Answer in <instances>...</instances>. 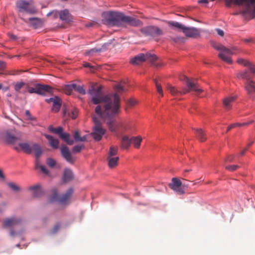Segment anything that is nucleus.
Instances as JSON below:
<instances>
[{
    "instance_id": "obj_28",
    "label": "nucleus",
    "mask_w": 255,
    "mask_h": 255,
    "mask_svg": "<svg viewBox=\"0 0 255 255\" xmlns=\"http://www.w3.org/2000/svg\"><path fill=\"white\" fill-rule=\"evenodd\" d=\"M18 146L26 153H31L32 144L30 145L27 143H19Z\"/></svg>"
},
{
    "instance_id": "obj_35",
    "label": "nucleus",
    "mask_w": 255,
    "mask_h": 255,
    "mask_svg": "<svg viewBox=\"0 0 255 255\" xmlns=\"http://www.w3.org/2000/svg\"><path fill=\"white\" fill-rule=\"evenodd\" d=\"M118 147L111 146L110 148L107 157L115 156V155H116L118 153Z\"/></svg>"
},
{
    "instance_id": "obj_13",
    "label": "nucleus",
    "mask_w": 255,
    "mask_h": 255,
    "mask_svg": "<svg viewBox=\"0 0 255 255\" xmlns=\"http://www.w3.org/2000/svg\"><path fill=\"white\" fill-rule=\"evenodd\" d=\"M237 98L236 96H231L226 97L223 100V107L226 111L232 109V104L237 99Z\"/></svg>"
},
{
    "instance_id": "obj_8",
    "label": "nucleus",
    "mask_w": 255,
    "mask_h": 255,
    "mask_svg": "<svg viewBox=\"0 0 255 255\" xmlns=\"http://www.w3.org/2000/svg\"><path fill=\"white\" fill-rule=\"evenodd\" d=\"M140 32L145 36L152 38L158 37L163 34L162 30L156 26H148L142 28Z\"/></svg>"
},
{
    "instance_id": "obj_38",
    "label": "nucleus",
    "mask_w": 255,
    "mask_h": 255,
    "mask_svg": "<svg viewBox=\"0 0 255 255\" xmlns=\"http://www.w3.org/2000/svg\"><path fill=\"white\" fill-rule=\"evenodd\" d=\"M48 129L51 132L58 134L59 133V132L61 131L62 130H63V129L62 127H59L57 128H54L52 126H50L48 128Z\"/></svg>"
},
{
    "instance_id": "obj_23",
    "label": "nucleus",
    "mask_w": 255,
    "mask_h": 255,
    "mask_svg": "<svg viewBox=\"0 0 255 255\" xmlns=\"http://www.w3.org/2000/svg\"><path fill=\"white\" fill-rule=\"evenodd\" d=\"M73 178V174L69 169H65L64 170L63 179L64 182H68Z\"/></svg>"
},
{
    "instance_id": "obj_61",
    "label": "nucleus",
    "mask_w": 255,
    "mask_h": 255,
    "mask_svg": "<svg viewBox=\"0 0 255 255\" xmlns=\"http://www.w3.org/2000/svg\"><path fill=\"white\" fill-rule=\"evenodd\" d=\"M85 94H86L85 90L84 89H83V88L82 87H81V94L84 95Z\"/></svg>"
},
{
    "instance_id": "obj_6",
    "label": "nucleus",
    "mask_w": 255,
    "mask_h": 255,
    "mask_svg": "<svg viewBox=\"0 0 255 255\" xmlns=\"http://www.w3.org/2000/svg\"><path fill=\"white\" fill-rule=\"evenodd\" d=\"M16 6L21 13L34 14L37 12L32 0H19L16 1Z\"/></svg>"
},
{
    "instance_id": "obj_26",
    "label": "nucleus",
    "mask_w": 255,
    "mask_h": 255,
    "mask_svg": "<svg viewBox=\"0 0 255 255\" xmlns=\"http://www.w3.org/2000/svg\"><path fill=\"white\" fill-rule=\"evenodd\" d=\"M119 158L118 156L107 157L108 165L110 168H113L118 165Z\"/></svg>"
},
{
    "instance_id": "obj_3",
    "label": "nucleus",
    "mask_w": 255,
    "mask_h": 255,
    "mask_svg": "<svg viewBox=\"0 0 255 255\" xmlns=\"http://www.w3.org/2000/svg\"><path fill=\"white\" fill-rule=\"evenodd\" d=\"M183 78L182 80L185 81L187 89L184 88L181 91L171 85H168L167 90L171 95L173 96L178 95V94L184 95L191 91H194L197 94H200L202 92V90L199 88L198 85L194 81L189 79L185 76H183Z\"/></svg>"
},
{
    "instance_id": "obj_55",
    "label": "nucleus",
    "mask_w": 255,
    "mask_h": 255,
    "mask_svg": "<svg viewBox=\"0 0 255 255\" xmlns=\"http://www.w3.org/2000/svg\"><path fill=\"white\" fill-rule=\"evenodd\" d=\"M217 30V31L218 34L219 35H220V36H224V31H223L222 30H221V29H217V30Z\"/></svg>"
},
{
    "instance_id": "obj_53",
    "label": "nucleus",
    "mask_w": 255,
    "mask_h": 255,
    "mask_svg": "<svg viewBox=\"0 0 255 255\" xmlns=\"http://www.w3.org/2000/svg\"><path fill=\"white\" fill-rule=\"evenodd\" d=\"M74 139L76 141H78L80 140V134L78 131H76L74 133Z\"/></svg>"
},
{
    "instance_id": "obj_57",
    "label": "nucleus",
    "mask_w": 255,
    "mask_h": 255,
    "mask_svg": "<svg viewBox=\"0 0 255 255\" xmlns=\"http://www.w3.org/2000/svg\"><path fill=\"white\" fill-rule=\"evenodd\" d=\"M5 64L4 62L0 61V69H2L5 67Z\"/></svg>"
},
{
    "instance_id": "obj_29",
    "label": "nucleus",
    "mask_w": 255,
    "mask_h": 255,
    "mask_svg": "<svg viewBox=\"0 0 255 255\" xmlns=\"http://www.w3.org/2000/svg\"><path fill=\"white\" fill-rule=\"evenodd\" d=\"M253 120H251L249 122L243 123H235L230 125L227 129V132L229 131L230 129L234 128L235 127H241V126H248V125L254 123Z\"/></svg>"
},
{
    "instance_id": "obj_14",
    "label": "nucleus",
    "mask_w": 255,
    "mask_h": 255,
    "mask_svg": "<svg viewBox=\"0 0 255 255\" xmlns=\"http://www.w3.org/2000/svg\"><path fill=\"white\" fill-rule=\"evenodd\" d=\"M62 89L63 91L67 95H71L73 91L80 92V86L73 83L65 85L62 86Z\"/></svg>"
},
{
    "instance_id": "obj_1",
    "label": "nucleus",
    "mask_w": 255,
    "mask_h": 255,
    "mask_svg": "<svg viewBox=\"0 0 255 255\" xmlns=\"http://www.w3.org/2000/svg\"><path fill=\"white\" fill-rule=\"evenodd\" d=\"M102 86L92 87L89 90L92 95V101L93 104L98 105L95 108V113L99 117H93L94 124L93 132L91 133L96 141H99L105 133V129L102 126L101 121L108 125L111 131L116 130V125L114 118L118 116L120 112V94L127 91L123 84H118L115 86L116 93L113 95H104L102 91Z\"/></svg>"
},
{
    "instance_id": "obj_33",
    "label": "nucleus",
    "mask_w": 255,
    "mask_h": 255,
    "mask_svg": "<svg viewBox=\"0 0 255 255\" xmlns=\"http://www.w3.org/2000/svg\"><path fill=\"white\" fill-rule=\"evenodd\" d=\"M5 139L9 143H14L18 139V138L14 135L7 133L5 136Z\"/></svg>"
},
{
    "instance_id": "obj_44",
    "label": "nucleus",
    "mask_w": 255,
    "mask_h": 255,
    "mask_svg": "<svg viewBox=\"0 0 255 255\" xmlns=\"http://www.w3.org/2000/svg\"><path fill=\"white\" fill-rule=\"evenodd\" d=\"M47 164L51 167H53L55 166V164H56V161L55 160H54L52 158H49L47 159Z\"/></svg>"
},
{
    "instance_id": "obj_47",
    "label": "nucleus",
    "mask_w": 255,
    "mask_h": 255,
    "mask_svg": "<svg viewBox=\"0 0 255 255\" xmlns=\"http://www.w3.org/2000/svg\"><path fill=\"white\" fill-rule=\"evenodd\" d=\"M248 67L251 74L255 75V65L251 63Z\"/></svg>"
},
{
    "instance_id": "obj_48",
    "label": "nucleus",
    "mask_w": 255,
    "mask_h": 255,
    "mask_svg": "<svg viewBox=\"0 0 255 255\" xmlns=\"http://www.w3.org/2000/svg\"><path fill=\"white\" fill-rule=\"evenodd\" d=\"M83 65L84 67L89 68L91 72H94L95 68L94 66H92L89 63L84 62H83Z\"/></svg>"
},
{
    "instance_id": "obj_27",
    "label": "nucleus",
    "mask_w": 255,
    "mask_h": 255,
    "mask_svg": "<svg viewBox=\"0 0 255 255\" xmlns=\"http://www.w3.org/2000/svg\"><path fill=\"white\" fill-rule=\"evenodd\" d=\"M130 143V138H129L127 136H125L122 138L121 147L123 149H128L129 147Z\"/></svg>"
},
{
    "instance_id": "obj_51",
    "label": "nucleus",
    "mask_w": 255,
    "mask_h": 255,
    "mask_svg": "<svg viewBox=\"0 0 255 255\" xmlns=\"http://www.w3.org/2000/svg\"><path fill=\"white\" fill-rule=\"evenodd\" d=\"M7 35L9 37V38L11 40H13V41H15L17 39V37L16 35H14L12 33H7Z\"/></svg>"
},
{
    "instance_id": "obj_31",
    "label": "nucleus",
    "mask_w": 255,
    "mask_h": 255,
    "mask_svg": "<svg viewBox=\"0 0 255 255\" xmlns=\"http://www.w3.org/2000/svg\"><path fill=\"white\" fill-rule=\"evenodd\" d=\"M78 113V109L72 107L69 109V116L72 119H75L77 118Z\"/></svg>"
},
{
    "instance_id": "obj_4",
    "label": "nucleus",
    "mask_w": 255,
    "mask_h": 255,
    "mask_svg": "<svg viewBox=\"0 0 255 255\" xmlns=\"http://www.w3.org/2000/svg\"><path fill=\"white\" fill-rule=\"evenodd\" d=\"M157 59V57L155 55L152 54L150 53L147 52L145 54L139 53L135 56L133 58H131L130 60V63L133 65H136L148 60L154 66L156 67L161 66L163 65V63H154Z\"/></svg>"
},
{
    "instance_id": "obj_37",
    "label": "nucleus",
    "mask_w": 255,
    "mask_h": 255,
    "mask_svg": "<svg viewBox=\"0 0 255 255\" xmlns=\"http://www.w3.org/2000/svg\"><path fill=\"white\" fill-rule=\"evenodd\" d=\"M234 1L236 4L239 5L242 4L243 2L253 5L255 2V0H235Z\"/></svg>"
},
{
    "instance_id": "obj_19",
    "label": "nucleus",
    "mask_w": 255,
    "mask_h": 255,
    "mask_svg": "<svg viewBox=\"0 0 255 255\" xmlns=\"http://www.w3.org/2000/svg\"><path fill=\"white\" fill-rule=\"evenodd\" d=\"M36 94L39 95H43L47 92L51 91V87L47 85H44L41 84H37L36 85Z\"/></svg>"
},
{
    "instance_id": "obj_16",
    "label": "nucleus",
    "mask_w": 255,
    "mask_h": 255,
    "mask_svg": "<svg viewBox=\"0 0 255 255\" xmlns=\"http://www.w3.org/2000/svg\"><path fill=\"white\" fill-rule=\"evenodd\" d=\"M59 137L69 145H72L74 143V140L71 138L70 134L67 132H64L63 130L58 133Z\"/></svg>"
},
{
    "instance_id": "obj_9",
    "label": "nucleus",
    "mask_w": 255,
    "mask_h": 255,
    "mask_svg": "<svg viewBox=\"0 0 255 255\" xmlns=\"http://www.w3.org/2000/svg\"><path fill=\"white\" fill-rule=\"evenodd\" d=\"M61 154L62 157L69 163H74L75 161V159L74 157L72 156L69 148L65 145L64 144H62L61 145L60 148Z\"/></svg>"
},
{
    "instance_id": "obj_36",
    "label": "nucleus",
    "mask_w": 255,
    "mask_h": 255,
    "mask_svg": "<svg viewBox=\"0 0 255 255\" xmlns=\"http://www.w3.org/2000/svg\"><path fill=\"white\" fill-rule=\"evenodd\" d=\"M237 63L240 65H243L244 66L248 67L249 64L251 63L250 61L244 59L242 58H239L237 61Z\"/></svg>"
},
{
    "instance_id": "obj_17",
    "label": "nucleus",
    "mask_w": 255,
    "mask_h": 255,
    "mask_svg": "<svg viewBox=\"0 0 255 255\" xmlns=\"http://www.w3.org/2000/svg\"><path fill=\"white\" fill-rule=\"evenodd\" d=\"M59 18L62 21H64L66 22H69L72 19V16L67 9L59 11Z\"/></svg>"
},
{
    "instance_id": "obj_42",
    "label": "nucleus",
    "mask_w": 255,
    "mask_h": 255,
    "mask_svg": "<svg viewBox=\"0 0 255 255\" xmlns=\"http://www.w3.org/2000/svg\"><path fill=\"white\" fill-rule=\"evenodd\" d=\"M172 189L179 195H182V194H184V193H185L184 190L183 188L182 187V185L180 186L179 187H175Z\"/></svg>"
},
{
    "instance_id": "obj_2",
    "label": "nucleus",
    "mask_w": 255,
    "mask_h": 255,
    "mask_svg": "<svg viewBox=\"0 0 255 255\" xmlns=\"http://www.w3.org/2000/svg\"><path fill=\"white\" fill-rule=\"evenodd\" d=\"M102 21L106 25L125 28L127 25L140 27L143 22L139 19L118 11H107L102 14Z\"/></svg>"
},
{
    "instance_id": "obj_24",
    "label": "nucleus",
    "mask_w": 255,
    "mask_h": 255,
    "mask_svg": "<svg viewBox=\"0 0 255 255\" xmlns=\"http://www.w3.org/2000/svg\"><path fill=\"white\" fill-rule=\"evenodd\" d=\"M34 151L35 155L38 159L42 154V149L40 146L37 143L32 144L31 152Z\"/></svg>"
},
{
    "instance_id": "obj_54",
    "label": "nucleus",
    "mask_w": 255,
    "mask_h": 255,
    "mask_svg": "<svg viewBox=\"0 0 255 255\" xmlns=\"http://www.w3.org/2000/svg\"><path fill=\"white\" fill-rule=\"evenodd\" d=\"M234 157H235V156L234 155H229L227 157V159H226V160L227 161H229V162H232L233 160Z\"/></svg>"
},
{
    "instance_id": "obj_15",
    "label": "nucleus",
    "mask_w": 255,
    "mask_h": 255,
    "mask_svg": "<svg viewBox=\"0 0 255 255\" xmlns=\"http://www.w3.org/2000/svg\"><path fill=\"white\" fill-rule=\"evenodd\" d=\"M182 31L188 37H195L199 35V31L196 28L184 26Z\"/></svg>"
},
{
    "instance_id": "obj_45",
    "label": "nucleus",
    "mask_w": 255,
    "mask_h": 255,
    "mask_svg": "<svg viewBox=\"0 0 255 255\" xmlns=\"http://www.w3.org/2000/svg\"><path fill=\"white\" fill-rule=\"evenodd\" d=\"M154 82L156 85L157 92L159 94L161 95V96H163V93L161 85L157 83V81L156 80H155Z\"/></svg>"
},
{
    "instance_id": "obj_12",
    "label": "nucleus",
    "mask_w": 255,
    "mask_h": 255,
    "mask_svg": "<svg viewBox=\"0 0 255 255\" xmlns=\"http://www.w3.org/2000/svg\"><path fill=\"white\" fill-rule=\"evenodd\" d=\"M245 88L249 95L250 98L254 100L255 98V83L252 80L247 81L245 83Z\"/></svg>"
},
{
    "instance_id": "obj_56",
    "label": "nucleus",
    "mask_w": 255,
    "mask_h": 255,
    "mask_svg": "<svg viewBox=\"0 0 255 255\" xmlns=\"http://www.w3.org/2000/svg\"><path fill=\"white\" fill-rule=\"evenodd\" d=\"M73 150L74 152H79L80 151V145H77L73 147Z\"/></svg>"
},
{
    "instance_id": "obj_63",
    "label": "nucleus",
    "mask_w": 255,
    "mask_h": 255,
    "mask_svg": "<svg viewBox=\"0 0 255 255\" xmlns=\"http://www.w3.org/2000/svg\"><path fill=\"white\" fill-rule=\"evenodd\" d=\"M247 150V148H245L244 150L241 152L240 155L242 156L244 155Z\"/></svg>"
},
{
    "instance_id": "obj_32",
    "label": "nucleus",
    "mask_w": 255,
    "mask_h": 255,
    "mask_svg": "<svg viewBox=\"0 0 255 255\" xmlns=\"http://www.w3.org/2000/svg\"><path fill=\"white\" fill-rule=\"evenodd\" d=\"M182 185L181 181L177 178H173L172 179V183L169 184V187L171 188L179 187Z\"/></svg>"
},
{
    "instance_id": "obj_5",
    "label": "nucleus",
    "mask_w": 255,
    "mask_h": 255,
    "mask_svg": "<svg viewBox=\"0 0 255 255\" xmlns=\"http://www.w3.org/2000/svg\"><path fill=\"white\" fill-rule=\"evenodd\" d=\"M212 46L216 50L220 51L218 55L220 59L228 64L232 63L231 56L234 54V52L232 50L220 44L213 43Z\"/></svg>"
},
{
    "instance_id": "obj_46",
    "label": "nucleus",
    "mask_w": 255,
    "mask_h": 255,
    "mask_svg": "<svg viewBox=\"0 0 255 255\" xmlns=\"http://www.w3.org/2000/svg\"><path fill=\"white\" fill-rule=\"evenodd\" d=\"M225 168L230 171H234L238 169L239 168V166L236 165H229L227 166Z\"/></svg>"
},
{
    "instance_id": "obj_10",
    "label": "nucleus",
    "mask_w": 255,
    "mask_h": 255,
    "mask_svg": "<svg viewBox=\"0 0 255 255\" xmlns=\"http://www.w3.org/2000/svg\"><path fill=\"white\" fill-rule=\"evenodd\" d=\"M46 102L48 103H52V107L51 110L54 113L58 112L61 108L62 105V100L57 96H55L49 99L45 100Z\"/></svg>"
},
{
    "instance_id": "obj_18",
    "label": "nucleus",
    "mask_w": 255,
    "mask_h": 255,
    "mask_svg": "<svg viewBox=\"0 0 255 255\" xmlns=\"http://www.w3.org/2000/svg\"><path fill=\"white\" fill-rule=\"evenodd\" d=\"M44 136L49 141V145L53 148L57 149L59 146V140L57 138H54L52 136L44 134Z\"/></svg>"
},
{
    "instance_id": "obj_11",
    "label": "nucleus",
    "mask_w": 255,
    "mask_h": 255,
    "mask_svg": "<svg viewBox=\"0 0 255 255\" xmlns=\"http://www.w3.org/2000/svg\"><path fill=\"white\" fill-rule=\"evenodd\" d=\"M21 221V220L18 218L11 217L6 218L3 220L2 226L4 228H10L20 224Z\"/></svg>"
},
{
    "instance_id": "obj_25",
    "label": "nucleus",
    "mask_w": 255,
    "mask_h": 255,
    "mask_svg": "<svg viewBox=\"0 0 255 255\" xmlns=\"http://www.w3.org/2000/svg\"><path fill=\"white\" fill-rule=\"evenodd\" d=\"M237 77L239 79H245L249 81L251 80L250 73L248 70H245L243 71H240L237 74Z\"/></svg>"
},
{
    "instance_id": "obj_58",
    "label": "nucleus",
    "mask_w": 255,
    "mask_h": 255,
    "mask_svg": "<svg viewBox=\"0 0 255 255\" xmlns=\"http://www.w3.org/2000/svg\"><path fill=\"white\" fill-rule=\"evenodd\" d=\"M89 136L90 135H84L82 137H81V141L87 140V137Z\"/></svg>"
},
{
    "instance_id": "obj_39",
    "label": "nucleus",
    "mask_w": 255,
    "mask_h": 255,
    "mask_svg": "<svg viewBox=\"0 0 255 255\" xmlns=\"http://www.w3.org/2000/svg\"><path fill=\"white\" fill-rule=\"evenodd\" d=\"M7 186L14 191H18L20 190L19 187L13 182L8 183Z\"/></svg>"
},
{
    "instance_id": "obj_64",
    "label": "nucleus",
    "mask_w": 255,
    "mask_h": 255,
    "mask_svg": "<svg viewBox=\"0 0 255 255\" xmlns=\"http://www.w3.org/2000/svg\"><path fill=\"white\" fill-rule=\"evenodd\" d=\"M27 119L29 120L33 121V120H35V118L34 117L30 116V117H29L28 118H27Z\"/></svg>"
},
{
    "instance_id": "obj_41",
    "label": "nucleus",
    "mask_w": 255,
    "mask_h": 255,
    "mask_svg": "<svg viewBox=\"0 0 255 255\" xmlns=\"http://www.w3.org/2000/svg\"><path fill=\"white\" fill-rule=\"evenodd\" d=\"M25 85V83L21 82H17L14 85V90L16 92H18L19 91V90L21 89V88Z\"/></svg>"
},
{
    "instance_id": "obj_34",
    "label": "nucleus",
    "mask_w": 255,
    "mask_h": 255,
    "mask_svg": "<svg viewBox=\"0 0 255 255\" xmlns=\"http://www.w3.org/2000/svg\"><path fill=\"white\" fill-rule=\"evenodd\" d=\"M168 24L169 26L175 27L183 31L184 28V25L176 21H169L168 22Z\"/></svg>"
},
{
    "instance_id": "obj_50",
    "label": "nucleus",
    "mask_w": 255,
    "mask_h": 255,
    "mask_svg": "<svg viewBox=\"0 0 255 255\" xmlns=\"http://www.w3.org/2000/svg\"><path fill=\"white\" fill-rule=\"evenodd\" d=\"M136 103L135 100L132 99H130L127 101V104L130 107L134 106Z\"/></svg>"
},
{
    "instance_id": "obj_21",
    "label": "nucleus",
    "mask_w": 255,
    "mask_h": 255,
    "mask_svg": "<svg viewBox=\"0 0 255 255\" xmlns=\"http://www.w3.org/2000/svg\"><path fill=\"white\" fill-rule=\"evenodd\" d=\"M28 20L30 22V24L34 28H37L41 27L42 25V20L37 17H30L28 18Z\"/></svg>"
},
{
    "instance_id": "obj_30",
    "label": "nucleus",
    "mask_w": 255,
    "mask_h": 255,
    "mask_svg": "<svg viewBox=\"0 0 255 255\" xmlns=\"http://www.w3.org/2000/svg\"><path fill=\"white\" fill-rule=\"evenodd\" d=\"M131 140V143H133L134 145V146L136 148H138L140 147V143L142 141V138L141 137L138 136L136 137H132L130 138Z\"/></svg>"
},
{
    "instance_id": "obj_49",
    "label": "nucleus",
    "mask_w": 255,
    "mask_h": 255,
    "mask_svg": "<svg viewBox=\"0 0 255 255\" xmlns=\"http://www.w3.org/2000/svg\"><path fill=\"white\" fill-rule=\"evenodd\" d=\"M60 228V225L59 224H56L52 230L51 231V234H55Z\"/></svg>"
},
{
    "instance_id": "obj_60",
    "label": "nucleus",
    "mask_w": 255,
    "mask_h": 255,
    "mask_svg": "<svg viewBox=\"0 0 255 255\" xmlns=\"http://www.w3.org/2000/svg\"><path fill=\"white\" fill-rule=\"evenodd\" d=\"M25 115H26V116H27L28 118L29 117H30V116H31L30 112L28 110H26L25 111Z\"/></svg>"
},
{
    "instance_id": "obj_62",
    "label": "nucleus",
    "mask_w": 255,
    "mask_h": 255,
    "mask_svg": "<svg viewBox=\"0 0 255 255\" xmlns=\"http://www.w3.org/2000/svg\"><path fill=\"white\" fill-rule=\"evenodd\" d=\"M0 178L1 179H4L3 174L2 173L1 170H0Z\"/></svg>"
},
{
    "instance_id": "obj_59",
    "label": "nucleus",
    "mask_w": 255,
    "mask_h": 255,
    "mask_svg": "<svg viewBox=\"0 0 255 255\" xmlns=\"http://www.w3.org/2000/svg\"><path fill=\"white\" fill-rule=\"evenodd\" d=\"M198 3H208V0H199L198 1Z\"/></svg>"
},
{
    "instance_id": "obj_20",
    "label": "nucleus",
    "mask_w": 255,
    "mask_h": 255,
    "mask_svg": "<svg viewBox=\"0 0 255 255\" xmlns=\"http://www.w3.org/2000/svg\"><path fill=\"white\" fill-rule=\"evenodd\" d=\"M28 190L32 192V195L34 197H38L42 194V191L38 185L31 186Z\"/></svg>"
},
{
    "instance_id": "obj_52",
    "label": "nucleus",
    "mask_w": 255,
    "mask_h": 255,
    "mask_svg": "<svg viewBox=\"0 0 255 255\" xmlns=\"http://www.w3.org/2000/svg\"><path fill=\"white\" fill-rule=\"evenodd\" d=\"M28 89V92L31 94V93H36V87L35 88L32 87H27Z\"/></svg>"
},
{
    "instance_id": "obj_7",
    "label": "nucleus",
    "mask_w": 255,
    "mask_h": 255,
    "mask_svg": "<svg viewBox=\"0 0 255 255\" xmlns=\"http://www.w3.org/2000/svg\"><path fill=\"white\" fill-rule=\"evenodd\" d=\"M74 190L72 188H70L61 196H60L56 192H54L50 198V201L51 202L57 201L61 204H66L68 202Z\"/></svg>"
},
{
    "instance_id": "obj_22",
    "label": "nucleus",
    "mask_w": 255,
    "mask_h": 255,
    "mask_svg": "<svg viewBox=\"0 0 255 255\" xmlns=\"http://www.w3.org/2000/svg\"><path fill=\"white\" fill-rule=\"evenodd\" d=\"M195 134L196 137L201 142H203L207 139V137L204 131L201 128L196 129Z\"/></svg>"
},
{
    "instance_id": "obj_40",
    "label": "nucleus",
    "mask_w": 255,
    "mask_h": 255,
    "mask_svg": "<svg viewBox=\"0 0 255 255\" xmlns=\"http://www.w3.org/2000/svg\"><path fill=\"white\" fill-rule=\"evenodd\" d=\"M35 168L36 169H40L41 171L47 174L48 173V170L45 168V167L43 165H40L38 162V160L37 161L36 164H35Z\"/></svg>"
},
{
    "instance_id": "obj_43",
    "label": "nucleus",
    "mask_w": 255,
    "mask_h": 255,
    "mask_svg": "<svg viewBox=\"0 0 255 255\" xmlns=\"http://www.w3.org/2000/svg\"><path fill=\"white\" fill-rule=\"evenodd\" d=\"M52 16L53 18H57L58 16L59 17V11L57 10H53L52 11L49 12L47 13V16Z\"/></svg>"
}]
</instances>
